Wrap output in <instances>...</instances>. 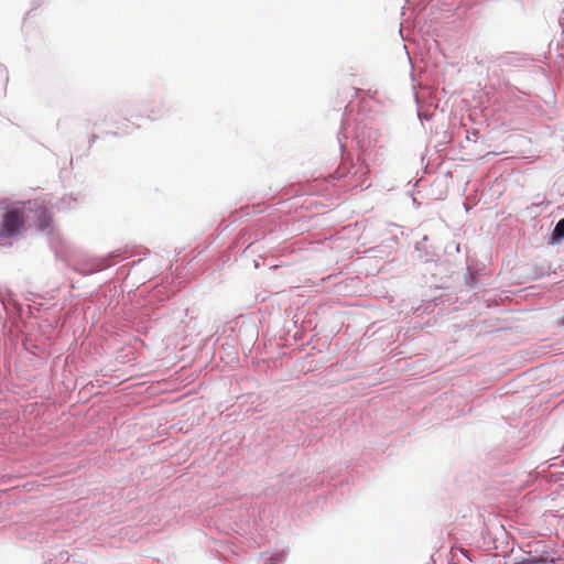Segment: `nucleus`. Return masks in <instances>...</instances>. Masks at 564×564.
I'll return each mask as SVG.
<instances>
[{
    "instance_id": "1",
    "label": "nucleus",
    "mask_w": 564,
    "mask_h": 564,
    "mask_svg": "<svg viewBox=\"0 0 564 564\" xmlns=\"http://www.w3.org/2000/svg\"><path fill=\"white\" fill-rule=\"evenodd\" d=\"M25 230H28L25 203L7 208L0 223V245Z\"/></svg>"
},
{
    "instance_id": "2",
    "label": "nucleus",
    "mask_w": 564,
    "mask_h": 564,
    "mask_svg": "<svg viewBox=\"0 0 564 564\" xmlns=\"http://www.w3.org/2000/svg\"><path fill=\"white\" fill-rule=\"evenodd\" d=\"M28 229L50 230L52 217L43 202L30 200L25 203Z\"/></svg>"
},
{
    "instance_id": "3",
    "label": "nucleus",
    "mask_w": 564,
    "mask_h": 564,
    "mask_svg": "<svg viewBox=\"0 0 564 564\" xmlns=\"http://www.w3.org/2000/svg\"><path fill=\"white\" fill-rule=\"evenodd\" d=\"M552 239L556 242L564 239V218L560 219L552 232Z\"/></svg>"
},
{
    "instance_id": "4",
    "label": "nucleus",
    "mask_w": 564,
    "mask_h": 564,
    "mask_svg": "<svg viewBox=\"0 0 564 564\" xmlns=\"http://www.w3.org/2000/svg\"><path fill=\"white\" fill-rule=\"evenodd\" d=\"M563 324H564V322H563Z\"/></svg>"
}]
</instances>
